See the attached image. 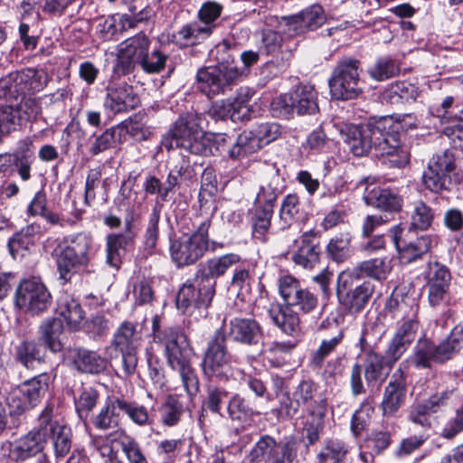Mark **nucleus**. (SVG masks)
<instances>
[{
    "instance_id": "nucleus-1",
    "label": "nucleus",
    "mask_w": 463,
    "mask_h": 463,
    "mask_svg": "<svg viewBox=\"0 0 463 463\" xmlns=\"http://www.w3.org/2000/svg\"><path fill=\"white\" fill-rule=\"evenodd\" d=\"M260 324L247 317L232 318L225 326V331L217 329L209 339L202 360L203 375L213 381L229 382L234 376L232 354L228 349L226 337L242 345H257L263 339Z\"/></svg>"
},
{
    "instance_id": "nucleus-2",
    "label": "nucleus",
    "mask_w": 463,
    "mask_h": 463,
    "mask_svg": "<svg viewBox=\"0 0 463 463\" xmlns=\"http://www.w3.org/2000/svg\"><path fill=\"white\" fill-rule=\"evenodd\" d=\"M279 292L286 306L272 305L269 316L272 322L284 333L293 335L299 331L300 318L292 309L295 307L302 314H310L318 307V298L291 275L279 279Z\"/></svg>"
},
{
    "instance_id": "nucleus-3",
    "label": "nucleus",
    "mask_w": 463,
    "mask_h": 463,
    "mask_svg": "<svg viewBox=\"0 0 463 463\" xmlns=\"http://www.w3.org/2000/svg\"><path fill=\"white\" fill-rule=\"evenodd\" d=\"M386 308L393 317L403 320L388 344L383 355L387 359L388 370H391L416 337L418 322L415 317L418 305L413 298L393 294L388 301Z\"/></svg>"
},
{
    "instance_id": "nucleus-4",
    "label": "nucleus",
    "mask_w": 463,
    "mask_h": 463,
    "mask_svg": "<svg viewBox=\"0 0 463 463\" xmlns=\"http://www.w3.org/2000/svg\"><path fill=\"white\" fill-rule=\"evenodd\" d=\"M202 118L196 113L181 115L173 128L163 137L162 146L166 149L183 148L191 154L211 153L210 139L201 127Z\"/></svg>"
},
{
    "instance_id": "nucleus-5",
    "label": "nucleus",
    "mask_w": 463,
    "mask_h": 463,
    "mask_svg": "<svg viewBox=\"0 0 463 463\" xmlns=\"http://www.w3.org/2000/svg\"><path fill=\"white\" fill-rule=\"evenodd\" d=\"M373 149L375 155L386 157L391 166L402 167L408 164L409 154L402 145L400 134L391 118H382L373 122Z\"/></svg>"
},
{
    "instance_id": "nucleus-6",
    "label": "nucleus",
    "mask_w": 463,
    "mask_h": 463,
    "mask_svg": "<svg viewBox=\"0 0 463 463\" xmlns=\"http://www.w3.org/2000/svg\"><path fill=\"white\" fill-rule=\"evenodd\" d=\"M210 225L211 222L205 220L191 234L170 241V255L178 267L193 265L204 256L209 248Z\"/></svg>"
},
{
    "instance_id": "nucleus-7",
    "label": "nucleus",
    "mask_w": 463,
    "mask_h": 463,
    "mask_svg": "<svg viewBox=\"0 0 463 463\" xmlns=\"http://www.w3.org/2000/svg\"><path fill=\"white\" fill-rule=\"evenodd\" d=\"M64 243L57 254L56 262L60 279L68 282L79 267L90 263L92 238L85 232H79L66 237Z\"/></svg>"
},
{
    "instance_id": "nucleus-8",
    "label": "nucleus",
    "mask_w": 463,
    "mask_h": 463,
    "mask_svg": "<svg viewBox=\"0 0 463 463\" xmlns=\"http://www.w3.org/2000/svg\"><path fill=\"white\" fill-rule=\"evenodd\" d=\"M184 337L177 329L168 330L164 337L165 352L169 366L179 373L184 390L193 397L199 391V380L186 355V349L181 345Z\"/></svg>"
},
{
    "instance_id": "nucleus-9",
    "label": "nucleus",
    "mask_w": 463,
    "mask_h": 463,
    "mask_svg": "<svg viewBox=\"0 0 463 463\" xmlns=\"http://www.w3.org/2000/svg\"><path fill=\"white\" fill-rule=\"evenodd\" d=\"M271 109L277 117L289 118L298 115H313L318 112L317 92L312 85H299L292 91L280 95L271 102Z\"/></svg>"
},
{
    "instance_id": "nucleus-10",
    "label": "nucleus",
    "mask_w": 463,
    "mask_h": 463,
    "mask_svg": "<svg viewBox=\"0 0 463 463\" xmlns=\"http://www.w3.org/2000/svg\"><path fill=\"white\" fill-rule=\"evenodd\" d=\"M361 72V63L358 60L344 59L340 61L329 80L332 98L344 100L356 98L363 90Z\"/></svg>"
},
{
    "instance_id": "nucleus-11",
    "label": "nucleus",
    "mask_w": 463,
    "mask_h": 463,
    "mask_svg": "<svg viewBox=\"0 0 463 463\" xmlns=\"http://www.w3.org/2000/svg\"><path fill=\"white\" fill-rule=\"evenodd\" d=\"M241 75L242 71L229 64L202 67L196 73V88L213 99L224 94Z\"/></svg>"
},
{
    "instance_id": "nucleus-12",
    "label": "nucleus",
    "mask_w": 463,
    "mask_h": 463,
    "mask_svg": "<svg viewBox=\"0 0 463 463\" xmlns=\"http://www.w3.org/2000/svg\"><path fill=\"white\" fill-rule=\"evenodd\" d=\"M456 170L455 156L450 150L434 155L423 174L425 187L435 193L449 190L459 179V174Z\"/></svg>"
},
{
    "instance_id": "nucleus-13",
    "label": "nucleus",
    "mask_w": 463,
    "mask_h": 463,
    "mask_svg": "<svg viewBox=\"0 0 463 463\" xmlns=\"http://www.w3.org/2000/svg\"><path fill=\"white\" fill-rule=\"evenodd\" d=\"M364 371L365 382L368 386H374L382 383L388 374L387 359L381 354L368 350L365 352L364 364L358 363L352 366L350 384L352 393L355 396L365 392L362 380Z\"/></svg>"
},
{
    "instance_id": "nucleus-14",
    "label": "nucleus",
    "mask_w": 463,
    "mask_h": 463,
    "mask_svg": "<svg viewBox=\"0 0 463 463\" xmlns=\"http://www.w3.org/2000/svg\"><path fill=\"white\" fill-rule=\"evenodd\" d=\"M14 304L26 313L40 315L51 307L52 295L40 279H24L15 290Z\"/></svg>"
},
{
    "instance_id": "nucleus-15",
    "label": "nucleus",
    "mask_w": 463,
    "mask_h": 463,
    "mask_svg": "<svg viewBox=\"0 0 463 463\" xmlns=\"http://www.w3.org/2000/svg\"><path fill=\"white\" fill-rule=\"evenodd\" d=\"M296 456L295 441H277L270 435L261 436L249 455L253 463H292Z\"/></svg>"
},
{
    "instance_id": "nucleus-16",
    "label": "nucleus",
    "mask_w": 463,
    "mask_h": 463,
    "mask_svg": "<svg viewBox=\"0 0 463 463\" xmlns=\"http://www.w3.org/2000/svg\"><path fill=\"white\" fill-rule=\"evenodd\" d=\"M216 281L196 273L192 281L185 282L176 296V307L185 312L188 307L207 308L215 294Z\"/></svg>"
},
{
    "instance_id": "nucleus-17",
    "label": "nucleus",
    "mask_w": 463,
    "mask_h": 463,
    "mask_svg": "<svg viewBox=\"0 0 463 463\" xmlns=\"http://www.w3.org/2000/svg\"><path fill=\"white\" fill-rule=\"evenodd\" d=\"M41 112L38 100L24 96L17 104L0 105V137L7 134L15 125L36 119Z\"/></svg>"
},
{
    "instance_id": "nucleus-18",
    "label": "nucleus",
    "mask_w": 463,
    "mask_h": 463,
    "mask_svg": "<svg viewBox=\"0 0 463 463\" xmlns=\"http://www.w3.org/2000/svg\"><path fill=\"white\" fill-rule=\"evenodd\" d=\"M253 91L248 89L241 90L237 97L232 99H222L213 103L208 110L211 118L219 120L230 118L232 121H243L250 118L251 108L250 101Z\"/></svg>"
},
{
    "instance_id": "nucleus-19",
    "label": "nucleus",
    "mask_w": 463,
    "mask_h": 463,
    "mask_svg": "<svg viewBox=\"0 0 463 463\" xmlns=\"http://www.w3.org/2000/svg\"><path fill=\"white\" fill-rule=\"evenodd\" d=\"M51 428L43 425V414L39 416V424L27 434L11 444L10 457L15 461H24L42 452L46 444V435Z\"/></svg>"
},
{
    "instance_id": "nucleus-20",
    "label": "nucleus",
    "mask_w": 463,
    "mask_h": 463,
    "mask_svg": "<svg viewBox=\"0 0 463 463\" xmlns=\"http://www.w3.org/2000/svg\"><path fill=\"white\" fill-rule=\"evenodd\" d=\"M45 77L43 72L35 70L12 72L0 79V99L16 97L26 90L43 88L41 80Z\"/></svg>"
},
{
    "instance_id": "nucleus-21",
    "label": "nucleus",
    "mask_w": 463,
    "mask_h": 463,
    "mask_svg": "<svg viewBox=\"0 0 463 463\" xmlns=\"http://www.w3.org/2000/svg\"><path fill=\"white\" fill-rule=\"evenodd\" d=\"M402 229L394 226L390 230V236L398 250L399 258L402 263H411L429 251L431 239L429 236L412 238L410 234L402 237Z\"/></svg>"
},
{
    "instance_id": "nucleus-22",
    "label": "nucleus",
    "mask_w": 463,
    "mask_h": 463,
    "mask_svg": "<svg viewBox=\"0 0 463 463\" xmlns=\"http://www.w3.org/2000/svg\"><path fill=\"white\" fill-rule=\"evenodd\" d=\"M52 406L47 405L43 411V425L51 428V433L46 435V441L51 439L54 455L57 458H64L71 449L72 445V432L71 428L66 425H61L56 420H52Z\"/></svg>"
},
{
    "instance_id": "nucleus-23",
    "label": "nucleus",
    "mask_w": 463,
    "mask_h": 463,
    "mask_svg": "<svg viewBox=\"0 0 463 463\" xmlns=\"http://www.w3.org/2000/svg\"><path fill=\"white\" fill-rule=\"evenodd\" d=\"M406 397V380L402 369H398L386 385L381 408L384 416H392L402 407Z\"/></svg>"
},
{
    "instance_id": "nucleus-24",
    "label": "nucleus",
    "mask_w": 463,
    "mask_h": 463,
    "mask_svg": "<svg viewBox=\"0 0 463 463\" xmlns=\"http://www.w3.org/2000/svg\"><path fill=\"white\" fill-rule=\"evenodd\" d=\"M106 90L104 107L114 113L133 109L138 104V99L133 88L126 83L110 82Z\"/></svg>"
},
{
    "instance_id": "nucleus-25",
    "label": "nucleus",
    "mask_w": 463,
    "mask_h": 463,
    "mask_svg": "<svg viewBox=\"0 0 463 463\" xmlns=\"http://www.w3.org/2000/svg\"><path fill=\"white\" fill-rule=\"evenodd\" d=\"M295 243L298 249L292 254L293 262L307 269H313L319 262L321 252L316 233L312 231L304 232Z\"/></svg>"
},
{
    "instance_id": "nucleus-26",
    "label": "nucleus",
    "mask_w": 463,
    "mask_h": 463,
    "mask_svg": "<svg viewBox=\"0 0 463 463\" xmlns=\"http://www.w3.org/2000/svg\"><path fill=\"white\" fill-rule=\"evenodd\" d=\"M327 411V403L325 398L315 401L307 409V416L304 420L302 428V436L307 439V446H310L318 441L320 433L325 426V417Z\"/></svg>"
},
{
    "instance_id": "nucleus-27",
    "label": "nucleus",
    "mask_w": 463,
    "mask_h": 463,
    "mask_svg": "<svg viewBox=\"0 0 463 463\" xmlns=\"http://www.w3.org/2000/svg\"><path fill=\"white\" fill-rule=\"evenodd\" d=\"M67 358L77 371L84 373H99L107 366L105 358L97 352L81 347L70 348Z\"/></svg>"
},
{
    "instance_id": "nucleus-28",
    "label": "nucleus",
    "mask_w": 463,
    "mask_h": 463,
    "mask_svg": "<svg viewBox=\"0 0 463 463\" xmlns=\"http://www.w3.org/2000/svg\"><path fill=\"white\" fill-rule=\"evenodd\" d=\"M373 122L365 126H350L341 131L349 150L356 156H363L373 149Z\"/></svg>"
},
{
    "instance_id": "nucleus-29",
    "label": "nucleus",
    "mask_w": 463,
    "mask_h": 463,
    "mask_svg": "<svg viewBox=\"0 0 463 463\" xmlns=\"http://www.w3.org/2000/svg\"><path fill=\"white\" fill-rule=\"evenodd\" d=\"M48 389V376L46 374H40L24 382L18 389L12 394V400L19 398L23 395L24 402L16 406L18 411H24L28 407L35 406L43 396Z\"/></svg>"
},
{
    "instance_id": "nucleus-30",
    "label": "nucleus",
    "mask_w": 463,
    "mask_h": 463,
    "mask_svg": "<svg viewBox=\"0 0 463 463\" xmlns=\"http://www.w3.org/2000/svg\"><path fill=\"white\" fill-rule=\"evenodd\" d=\"M374 291V287L368 281L363 282L362 284L344 290L340 287L337 289V297L339 302L346 308L350 313L361 312L370 298H372Z\"/></svg>"
},
{
    "instance_id": "nucleus-31",
    "label": "nucleus",
    "mask_w": 463,
    "mask_h": 463,
    "mask_svg": "<svg viewBox=\"0 0 463 463\" xmlns=\"http://www.w3.org/2000/svg\"><path fill=\"white\" fill-rule=\"evenodd\" d=\"M326 21L322 6L311 5L303 10L299 15L291 18L288 23V33L290 35L303 33L306 30H316Z\"/></svg>"
},
{
    "instance_id": "nucleus-32",
    "label": "nucleus",
    "mask_w": 463,
    "mask_h": 463,
    "mask_svg": "<svg viewBox=\"0 0 463 463\" xmlns=\"http://www.w3.org/2000/svg\"><path fill=\"white\" fill-rule=\"evenodd\" d=\"M44 232L41 224L33 222L22 228L8 241L9 252L14 259L24 256L23 251L28 250L38 241Z\"/></svg>"
},
{
    "instance_id": "nucleus-33",
    "label": "nucleus",
    "mask_w": 463,
    "mask_h": 463,
    "mask_svg": "<svg viewBox=\"0 0 463 463\" xmlns=\"http://www.w3.org/2000/svg\"><path fill=\"white\" fill-rule=\"evenodd\" d=\"M447 351L440 345H435L432 342L422 339L418 341L411 356L412 364L418 368H430L431 364L443 363L448 360Z\"/></svg>"
},
{
    "instance_id": "nucleus-34",
    "label": "nucleus",
    "mask_w": 463,
    "mask_h": 463,
    "mask_svg": "<svg viewBox=\"0 0 463 463\" xmlns=\"http://www.w3.org/2000/svg\"><path fill=\"white\" fill-rule=\"evenodd\" d=\"M56 313L73 330H77L84 319V312L80 305L69 295L59 298Z\"/></svg>"
},
{
    "instance_id": "nucleus-35",
    "label": "nucleus",
    "mask_w": 463,
    "mask_h": 463,
    "mask_svg": "<svg viewBox=\"0 0 463 463\" xmlns=\"http://www.w3.org/2000/svg\"><path fill=\"white\" fill-rule=\"evenodd\" d=\"M135 234L131 230L129 222L126 224V232L118 234H109L107 236V263L118 268L120 263L119 250L124 249L134 240Z\"/></svg>"
},
{
    "instance_id": "nucleus-36",
    "label": "nucleus",
    "mask_w": 463,
    "mask_h": 463,
    "mask_svg": "<svg viewBox=\"0 0 463 463\" xmlns=\"http://www.w3.org/2000/svg\"><path fill=\"white\" fill-rule=\"evenodd\" d=\"M364 199L367 204L386 212H397L401 210L402 204V200L398 194L391 190L379 187H374L364 195Z\"/></svg>"
},
{
    "instance_id": "nucleus-37",
    "label": "nucleus",
    "mask_w": 463,
    "mask_h": 463,
    "mask_svg": "<svg viewBox=\"0 0 463 463\" xmlns=\"http://www.w3.org/2000/svg\"><path fill=\"white\" fill-rule=\"evenodd\" d=\"M39 343L42 346L50 349L53 353L61 350L62 324L60 319L52 318L44 320L40 326Z\"/></svg>"
},
{
    "instance_id": "nucleus-38",
    "label": "nucleus",
    "mask_w": 463,
    "mask_h": 463,
    "mask_svg": "<svg viewBox=\"0 0 463 463\" xmlns=\"http://www.w3.org/2000/svg\"><path fill=\"white\" fill-rule=\"evenodd\" d=\"M141 343V335L137 330V325L125 321L114 334L112 345L118 350L137 349Z\"/></svg>"
},
{
    "instance_id": "nucleus-39",
    "label": "nucleus",
    "mask_w": 463,
    "mask_h": 463,
    "mask_svg": "<svg viewBox=\"0 0 463 463\" xmlns=\"http://www.w3.org/2000/svg\"><path fill=\"white\" fill-rule=\"evenodd\" d=\"M241 262V257L238 254L229 253L221 257L213 258L205 262L203 269L197 271L201 276H206L208 279L215 280L216 278L221 277L226 271Z\"/></svg>"
},
{
    "instance_id": "nucleus-40",
    "label": "nucleus",
    "mask_w": 463,
    "mask_h": 463,
    "mask_svg": "<svg viewBox=\"0 0 463 463\" xmlns=\"http://www.w3.org/2000/svg\"><path fill=\"white\" fill-rule=\"evenodd\" d=\"M44 355V347L33 340H24L15 346V359L26 368L33 367L35 362L40 363Z\"/></svg>"
},
{
    "instance_id": "nucleus-41",
    "label": "nucleus",
    "mask_w": 463,
    "mask_h": 463,
    "mask_svg": "<svg viewBox=\"0 0 463 463\" xmlns=\"http://www.w3.org/2000/svg\"><path fill=\"white\" fill-rule=\"evenodd\" d=\"M354 272L356 277H369L376 280H383L391 272V266L384 258H374L357 264Z\"/></svg>"
},
{
    "instance_id": "nucleus-42",
    "label": "nucleus",
    "mask_w": 463,
    "mask_h": 463,
    "mask_svg": "<svg viewBox=\"0 0 463 463\" xmlns=\"http://www.w3.org/2000/svg\"><path fill=\"white\" fill-rule=\"evenodd\" d=\"M112 441L119 440L122 451L126 455L129 463H147V459L143 454L137 441L128 436L125 430H118L109 435Z\"/></svg>"
},
{
    "instance_id": "nucleus-43",
    "label": "nucleus",
    "mask_w": 463,
    "mask_h": 463,
    "mask_svg": "<svg viewBox=\"0 0 463 463\" xmlns=\"http://www.w3.org/2000/svg\"><path fill=\"white\" fill-rule=\"evenodd\" d=\"M230 397L225 388L211 384L205 390V395L202 402L203 410L223 416L222 407L228 403Z\"/></svg>"
},
{
    "instance_id": "nucleus-44",
    "label": "nucleus",
    "mask_w": 463,
    "mask_h": 463,
    "mask_svg": "<svg viewBox=\"0 0 463 463\" xmlns=\"http://www.w3.org/2000/svg\"><path fill=\"white\" fill-rule=\"evenodd\" d=\"M417 96L416 87L407 81H397L391 84L383 92V99L390 104H400L414 100Z\"/></svg>"
},
{
    "instance_id": "nucleus-45",
    "label": "nucleus",
    "mask_w": 463,
    "mask_h": 463,
    "mask_svg": "<svg viewBox=\"0 0 463 463\" xmlns=\"http://www.w3.org/2000/svg\"><path fill=\"white\" fill-rule=\"evenodd\" d=\"M118 402L119 398L109 400L106 405L101 408L99 412L95 416L93 424L96 429L106 430L117 427L120 421Z\"/></svg>"
},
{
    "instance_id": "nucleus-46",
    "label": "nucleus",
    "mask_w": 463,
    "mask_h": 463,
    "mask_svg": "<svg viewBox=\"0 0 463 463\" xmlns=\"http://www.w3.org/2000/svg\"><path fill=\"white\" fill-rule=\"evenodd\" d=\"M262 146L252 130H245L239 135L236 143L230 149L231 158L236 159L259 151Z\"/></svg>"
},
{
    "instance_id": "nucleus-47",
    "label": "nucleus",
    "mask_w": 463,
    "mask_h": 463,
    "mask_svg": "<svg viewBox=\"0 0 463 463\" xmlns=\"http://www.w3.org/2000/svg\"><path fill=\"white\" fill-rule=\"evenodd\" d=\"M211 33V28L207 25L201 26L198 24H191L183 26L174 35V41L180 46H188L196 43L200 38H204Z\"/></svg>"
},
{
    "instance_id": "nucleus-48",
    "label": "nucleus",
    "mask_w": 463,
    "mask_h": 463,
    "mask_svg": "<svg viewBox=\"0 0 463 463\" xmlns=\"http://www.w3.org/2000/svg\"><path fill=\"white\" fill-rule=\"evenodd\" d=\"M348 449L339 439H328L325 441L317 455V463H341Z\"/></svg>"
},
{
    "instance_id": "nucleus-49",
    "label": "nucleus",
    "mask_w": 463,
    "mask_h": 463,
    "mask_svg": "<svg viewBox=\"0 0 463 463\" xmlns=\"http://www.w3.org/2000/svg\"><path fill=\"white\" fill-rule=\"evenodd\" d=\"M226 412L232 420L238 421L246 420L255 414H259L250 406L248 401L239 393H234L229 398Z\"/></svg>"
},
{
    "instance_id": "nucleus-50",
    "label": "nucleus",
    "mask_w": 463,
    "mask_h": 463,
    "mask_svg": "<svg viewBox=\"0 0 463 463\" xmlns=\"http://www.w3.org/2000/svg\"><path fill=\"white\" fill-rule=\"evenodd\" d=\"M351 239L349 232H341L334 236L327 244V253L336 262L347 260L351 255Z\"/></svg>"
},
{
    "instance_id": "nucleus-51",
    "label": "nucleus",
    "mask_w": 463,
    "mask_h": 463,
    "mask_svg": "<svg viewBox=\"0 0 463 463\" xmlns=\"http://www.w3.org/2000/svg\"><path fill=\"white\" fill-rule=\"evenodd\" d=\"M148 46V38L145 33H140L120 43L119 52H123L127 56L139 62L147 52Z\"/></svg>"
},
{
    "instance_id": "nucleus-52",
    "label": "nucleus",
    "mask_w": 463,
    "mask_h": 463,
    "mask_svg": "<svg viewBox=\"0 0 463 463\" xmlns=\"http://www.w3.org/2000/svg\"><path fill=\"white\" fill-rule=\"evenodd\" d=\"M344 333L338 331L333 337L322 340L319 347L311 354L310 364L315 369H319L325 359L341 344Z\"/></svg>"
},
{
    "instance_id": "nucleus-53",
    "label": "nucleus",
    "mask_w": 463,
    "mask_h": 463,
    "mask_svg": "<svg viewBox=\"0 0 463 463\" xmlns=\"http://www.w3.org/2000/svg\"><path fill=\"white\" fill-rule=\"evenodd\" d=\"M123 128L119 127L106 129L98 136L90 147V152L96 156L121 142Z\"/></svg>"
},
{
    "instance_id": "nucleus-54",
    "label": "nucleus",
    "mask_w": 463,
    "mask_h": 463,
    "mask_svg": "<svg viewBox=\"0 0 463 463\" xmlns=\"http://www.w3.org/2000/svg\"><path fill=\"white\" fill-rule=\"evenodd\" d=\"M300 212V202L297 194L287 195L279 210V222L281 229L290 226Z\"/></svg>"
},
{
    "instance_id": "nucleus-55",
    "label": "nucleus",
    "mask_w": 463,
    "mask_h": 463,
    "mask_svg": "<svg viewBox=\"0 0 463 463\" xmlns=\"http://www.w3.org/2000/svg\"><path fill=\"white\" fill-rule=\"evenodd\" d=\"M411 218L414 228L426 230L432 223L434 213L429 205L420 200L413 203Z\"/></svg>"
},
{
    "instance_id": "nucleus-56",
    "label": "nucleus",
    "mask_w": 463,
    "mask_h": 463,
    "mask_svg": "<svg viewBox=\"0 0 463 463\" xmlns=\"http://www.w3.org/2000/svg\"><path fill=\"white\" fill-rule=\"evenodd\" d=\"M118 411L124 412L137 425L145 426L149 424V416L145 406L136 402H130L124 399L118 402Z\"/></svg>"
},
{
    "instance_id": "nucleus-57",
    "label": "nucleus",
    "mask_w": 463,
    "mask_h": 463,
    "mask_svg": "<svg viewBox=\"0 0 463 463\" xmlns=\"http://www.w3.org/2000/svg\"><path fill=\"white\" fill-rule=\"evenodd\" d=\"M399 71L396 62L389 57H381L368 70L369 75L377 80H384L395 76Z\"/></svg>"
},
{
    "instance_id": "nucleus-58",
    "label": "nucleus",
    "mask_w": 463,
    "mask_h": 463,
    "mask_svg": "<svg viewBox=\"0 0 463 463\" xmlns=\"http://www.w3.org/2000/svg\"><path fill=\"white\" fill-rule=\"evenodd\" d=\"M272 215L273 210H271L270 206H257L252 217L253 235L256 238L264 240L265 234L270 226Z\"/></svg>"
},
{
    "instance_id": "nucleus-59",
    "label": "nucleus",
    "mask_w": 463,
    "mask_h": 463,
    "mask_svg": "<svg viewBox=\"0 0 463 463\" xmlns=\"http://www.w3.org/2000/svg\"><path fill=\"white\" fill-rule=\"evenodd\" d=\"M183 411L182 403L174 397H168L160 410L161 420L167 426L176 425Z\"/></svg>"
},
{
    "instance_id": "nucleus-60",
    "label": "nucleus",
    "mask_w": 463,
    "mask_h": 463,
    "mask_svg": "<svg viewBox=\"0 0 463 463\" xmlns=\"http://www.w3.org/2000/svg\"><path fill=\"white\" fill-rule=\"evenodd\" d=\"M94 451L91 454V463H123L108 443L95 439L93 441Z\"/></svg>"
},
{
    "instance_id": "nucleus-61",
    "label": "nucleus",
    "mask_w": 463,
    "mask_h": 463,
    "mask_svg": "<svg viewBox=\"0 0 463 463\" xmlns=\"http://www.w3.org/2000/svg\"><path fill=\"white\" fill-rule=\"evenodd\" d=\"M427 284L449 286L451 279L449 269L438 262H430L426 272Z\"/></svg>"
},
{
    "instance_id": "nucleus-62",
    "label": "nucleus",
    "mask_w": 463,
    "mask_h": 463,
    "mask_svg": "<svg viewBox=\"0 0 463 463\" xmlns=\"http://www.w3.org/2000/svg\"><path fill=\"white\" fill-rule=\"evenodd\" d=\"M317 393V384L310 380H304L296 387L293 392V397L297 398L301 404L308 405L309 407L315 401H318L321 398L316 399Z\"/></svg>"
},
{
    "instance_id": "nucleus-63",
    "label": "nucleus",
    "mask_w": 463,
    "mask_h": 463,
    "mask_svg": "<svg viewBox=\"0 0 463 463\" xmlns=\"http://www.w3.org/2000/svg\"><path fill=\"white\" fill-rule=\"evenodd\" d=\"M166 61V56L160 51H154L151 53L147 52L138 62L142 69L148 73H155L160 71L164 67Z\"/></svg>"
},
{
    "instance_id": "nucleus-64",
    "label": "nucleus",
    "mask_w": 463,
    "mask_h": 463,
    "mask_svg": "<svg viewBox=\"0 0 463 463\" xmlns=\"http://www.w3.org/2000/svg\"><path fill=\"white\" fill-rule=\"evenodd\" d=\"M447 351L448 360L463 349V326H456L446 341L440 344Z\"/></svg>"
}]
</instances>
